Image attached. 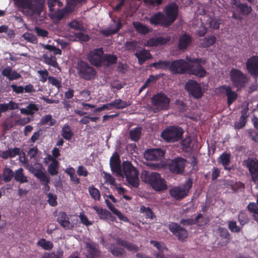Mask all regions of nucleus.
Returning <instances> with one entry per match:
<instances>
[{"mask_svg":"<svg viewBox=\"0 0 258 258\" xmlns=\"http://www.w3.org/2000/svg\"><path fill=\"white\" fill-rule=\"evenodd\" d=\"M110 166L112 172L118 175H124L128 184L132 187L137 188L140 185L139 172L129 161H124L122 169L120 165L119 155L115 153L110 159Z\"/></svg>","mask_w":258,"mask_h":258,"instance_id":"obj_1","label":"nucleus"},{"mask_svg":"<svg viewBox=\"0 0 258 258\" xmlns=\"http://www.w3.org/2000/svg\"><path fill=\"white\" fill-rule=\"evenodd\" d=\"M142 178L144 182L150 184L156 191H163L167 189L166 181L158 173H148L145 171V173L142 174Z\"/></svg>","mask_w":258,"mask_h":258,"instance_id":"obj_2","label":"nucleus"},{"mask_svg":"<svg viewBox=\"0 0 258 258\" xmlns=\"http://www.w3.org/2000/svg\"><path fill=\"white\" fill-rule=\"evenodd\" d=\"M184 133L183 130L178 126H169L162 131L161 138L167 143H175L180 141Z\"/></svg>","mask_w":258,"mask_h":258,"instance_id":"obj_3","label":"nucleus"},{"mask_svg":"<svg viewBox=\"0 0 258 258\" xmlns=\"http://www.w3.org/2000/svg\"><path fill=\"white\" fill-rule=\"evenodd\" d=\"M230 77L233 86L237 90L245 87L248 82L247 76L238 69H232L230 72Z\"/></svg>","mask_w":258,"mask_h":258,"instance_id":"obj_4","label":"nucleus"},{"mask_svg":"<svg viewBox=\"0 0 258 258\" xmlns=\"http://www.w3.org/2000/svg\"><path fill=\"white\" fill-rule=\"evenodd\" d=\"M77 69L79 76L84 80H91L96 77V70L84 61L81 60L78 63Z\"/></svg>","mask_w":258,"mask_h":258,"instance_id":"obj_5","label":"nucleus"},{"mask_svg":"<svg viewBox=\"0 0 258 258\" xmlns=\"http://www.w3.org/2000/svg\"><path fill=\"white\" fill-rule=\"evenodd\" d=\"M192 185V181L191 179L189 178L182 187L174 186L170 189L169 193L172 197L177 200H179L187 196Z\"/></svg>","mask_w":258,"mask_h":258,"instance_id":"obj_6","label":"nucleus"},{"mask_svg":"<svg viewBox=\"0 0 258 258\" xmlns=\"http://www.w3.org/2000/svg\"><path fill=\"white\" fill-rule=\"evenodd\" d=\"M151 101L152 104L157 107V109L167 110L169 106L170 99L166 94L158 93L153 95L151 98Z\"/></svg>","mask_w":258,"mask_h":258,"instance_id":"obj_7","label":"nucleus"},{"mask_svg":"<svg viewBox=\"0 0 258 258\" xmlns=\"http://www.w3.org/2000/svg\"><path fill=\"white\" fill-rule=\"evenodd\" d=\"M184 88L188 94L196 99H199L203 95V91L199 83L193 80H189L185 85Z\"/></svg>","mask_w":258,"mask_h":258,"instance_id":"obj_8","label":"nucleus"},{"mask_svg":"<svg viewBox=\"0 0 258 258\" xmlns=\"http://www.w3.org/2000/svg\"><path fill=\"white\" fill-rule=\"evenodd\" d=\"M186 160L178 157L172 159L168 164L169 171L174 174H181L184 171Z\"/></svg>","mask_w":258,"mask_h":258,"instance_id":"obj_9","label":"nucleus"},{"mask_svg":"<svg viewBox=\"0 0 258 258\" xmlns=\"http://www.w3.org/2000/svg\"><path fill=\"white\" fill-rule=\"evenodd\" d=\"M188 63L184 59H179L170 63L169 71L173 75L184 74L188 70Z\"/></svg>","mask_w":258,"mask_h":258,"instance_id":"obj_10","label":"nucleus"},{"mask_svg":"<svg viewBox=\"0 0 258 258\" xmlns=\"http://www.w3.org/2000/svg\"><path fill=\"white\" fill-rule=\"evenodd\" d=\"M103 54L102 48H95L89 51L87 54V59L93 66L100 67L102 65Z\"/></svg>","mask_w":258,"mask_h":258,"instance_id":"obj_11","label":"nucleus"},{"mask_svg":"<svg viewBox=\"0 0 258 258\" xmlns=\"http://www.w3.org/2000/svg\"><path fill=\"white\" fill-rule=\"evenodd\" d=\"M150 23L154 26H160L167 28L171 26L165 15L161 12H157L149 18Z\"/></svg>","mask_w":258,"mask_h":258,"instance_id":"obj_12","label":"nucleus"},{"mask_svg":"<svg viewBox=\"0 0 258 258\" xmlns=\"http://www.w3.org/2000/svg\"><path fill=\"white\" fill-rule=\"evenodd\" d=\"M165 15L171 25L175 22L178 15V6L175 2H171L164 8Z\"/></svg>","mask_w":258,"mask_h":258,"instance_id":"obj_13","label":"nucleus"},{"mask_svg":"<svg viewBox=\"0 0 258 258\" xmlns=\"http://www.w3.org/2000/svg\"><path fill=\"white\" fill-rule=\"evenodd\" d=\"M168 227L170 232L177 237L179 240L183 241L187 238V231L177 223L170 222Z\"/></svg>","mask_w":258,"mask_h":258,"instance_id":"obj_14","label":"nucleus"},{"mask_svg":"<svg viewBox=\"0 0 258 258\" xmlns=\"http://www.w3.org/2000/svg\"><path fill=\"white\" fill-rule=\"evenodd\" d=\"M16 7L21 10L28 9L33 12L39 11L40 4H33L32 0H13Z\"/></svg>","mask_w":258,"mask_h":258,"instance_id":"obj_15","label":"nucleus"},{"mask_svg":"<svg viewBox=\"0 0 258 258\" xmlns=\"http://www.w3.org/2000/svg\"><path fill=\"white\" fill-rule=\"evenodd\" d=\"M246 67L248 72L251 76L258 77V56L253 55L249 58L246 62Z\"/></svg>","mask_w":258,"mask_h":258,"instance_id":"obj_16","label":"nucleus"},{"mask_svg":"<svg viewBox=\"0 0 258 258\" xmlns=\"http://www.w3.org/2000/svg\"><path fill=\"white\" fill-rule=\"evenodd\" d=\"M192 40V37L187 33H184L180 35L177 44L178 50L184 52L191 44Z\"/></svg>","mask_w":258,"mask_h":258,"instance_id":"obj_17","label":"nucleus"},{"mask_svg":"<svg viewBox=\"0 0 258 258\" xmlns=\"http://www.w3.org/2000/svg\"><path fill=\"white\" fill-rule=\"evenodd\" d=\"M253 181H258V160L248 159L245 161Z\"/></svg>","mask_w":258,"mask_h":258,"instance_id":"obj_18","label":"nucleus"},{"mask_svg":"<svg viewBox=\"0 0 258 258\" xmlns=\"http://www.w3.org/2000/svg\"><path fill=\"white\" fill-rule=\"evenodd\" d=\"M164 156V152L161 149H148L144 153V157L147 160L157 161Z\"/></svg>","mask_w":258,"mask_h":258,"instance_id":"obj_19","label":"nucleus"},{"mask_svg":"<svg viewBox=\"0 0 258 258\" xmlns=\"http://www.w3.org/2000/svg\"><path fill=\"white\" fill-rule=\"evenodd\" d=\"M85 244L87 251L86 258H101V251L96 243L86 242Z\"/></svg>","mask_w":258,"mask_h":258,"instance_id":"obj_20","label":"nucleus"},{"mask_svg":"<svg viewBox=\"0 0 258 258\" xmlns=\"http://www.w3.org/2000/svg\"><path fill=\"white\" fill-rule=\"evenodd\" d=\"M34 176L37 177L41 184L43 185L42 190L47 192L50 190V186L48 185L50 182V177L40 169H38L34 173Z\"/></svg>","mask_w":258,"mask_h":258,"instance_id":"obj_21","label":"nucleus"},{"mask_svg":"<svg viewBox=\"0 0 258 258\" xmlns=\"http://www.w3.org/2000/svg\"><path fill=\"white\" fill-rule=\"evenodd\" d=\"M92 208L95 211L96 213L98 215L99 218L102 220H108L111 222H113L115 219V217L106 209H104L96 205L92 206Z\"/></svg>","mask_w":258,"mask_h":258,"instance_id":"obj_22","label":"nucleus"},{"mask_svg":"<svg viewBox=\"0 0 258 258\" xmlns=\"http://www.w3.org/2000/svg\"><path fill=\"white\" fill-rule=\"evenodd\" d=\"M56 221L66 230H71L73 228V225L71 223L67 214L64 212L58 213Z\"/></svg>","mask_w":258,"mask_h":258,"instance_id":"obj_23","label":"nucleus"},{"mask_svg":"<svg viewBox=\"0 0 258 258\" xmlns=\"http://www.w3.org/2000/svg\"><path fill=\"white\" fill-rule=\"evenodd\" d=\"M170 40V37H163L161 36L149 39L145 45L148 47L157 46L167 44Z\"/></svg>","mask_w":258,"mask_h":258,"instance_id":"obj_24","label":"nucleus"},{"mask_svg":"<svg viewBox=\"0 0 258 258\" xmlns=\"http://www.w3.org/2000/svg\"><path fill=\"white\" fill-rule=\"evenodd\" d=\"M219 89L225 91L227 97V104L228 106H230L236 100L238 96L237 93L232 91L229 86L222 85L220 87Z\"/></svg>","mask_w":258,"mask_h":258,"instance_id":"obj_25","label":"nucleus"},{"mask_svg":"<svg viewBox=\"0 0 258 258\" xmlns=\"http://www.w3.org/2000/svg\"><path fill=\"white\" fill-rule=\"evenodd\" d=\"M188 74L195 75L200 78L204 77L206 75V71L201 64H198L196 67L188 64Z\"/></svg>","mask_w":258,"mask_h":258,"instance_id":"obj_26","label":"nucleus"},{"mask_svg":"<svg viewBox=\"0 0 258 258\" xmlns=\"http://www.w3.org/2000/svg\"><path fill=\"white\" fill-rule=\"evenodd\" d=\"M135 55L138 58V63L140 65L143 64L146 60L152 58V55L151 54L149 51L146 49H143L141 50L138 51L135 53Z\"/></svg>","mask_w":258,"mask_h":258,"instance_id":"obj_27","label":"nucleus"},{"mask_svg":"<svg viewBox=\"0 0 258 258\" xmlns=\"http://www.w3.org/2000/svg\"><path fill=\"white\" fill-rule=\"evenodd\" d=\"M3 76L7 78L9 81L17 80L21 78V75L15 70H13L11 67L5 68L2 72Z\"/></svg>","mask_w":258,"mask_h":258,"instance_id":"obj_28","label":"nucleus"},{"mask_svg":"<svg viewBox=\"0 0 258 258\" xmlns=\"http://www.w3.org/2000/svg\"><path fill=\"white\" fill-rule=\"evenodd\" d=\"M116 242L117 244L124 247L130 251L136 252L139 250L137 245L120 238L117 237L116 239Z\"/></svg>","mask_w":258,"mask_h":258,"instance_id":"obj_29","label":"nucleus"},{"mask_svg":"<svg viewBox=\"0 0 258 258\" xmlns=\"http://www.w3.org/2000/svg\"><path fill=\"white\" fill-rule=\"evenodd\" d=\"M218 162L223 166L225 170L229 171L231 170L232 168L228 166L231 162L230 153L227 152L223 153L219 157Z\"/></svg>","mask_w":258,"mask_h":258,"instance_id":"obj_30","label":"nucleus"},{"mask_svg":"<svg viewBox=\"0 0 258 258\" xmlns=\"http://www.w3.org/2000/svg\"><path fill=\"white\" fill-rule=\"evenodd\" d=\"M117 57L113 54H103L102 58V64L106 67H109L117 63Z\"/></svg>","mask_w":258,"mask_h":258,"instance_id":"obj_31","label":"nucleus"},{"mask_svg":"<svg viewBox=\"0 0 258 258\" xmlns=\"http://www.w3.org/2000/svg\"><path fill=\"white\" fill-rule=\"evenodd\" d=\"M42 57L43 58V61L45 63L56 68L60 71H61L60 68L59 67L56 61L55 55H50L49 56L47 53H45L43 55Z\"/></svg>","mask_w":258,"mask_h":258,"instance_id":"obj_32","label":"nucleus"},{"mask_svg":"<svg viewBox=\"0 0 258 258\" xmlns=\"http://www.w3.org/2000/svg\"><path fill=\"white\" fill-rule=\"evenodd\" d=\"M247 110L248 109H244L241 111L239 120L234 123V126L236 128L239 130L245 126L248 116Z\"/></svg>","mask_w":258,"mask_h":258,"instance_id":"obj_33","label":"nucleus"},{"mask_svg":"<svg viewBox=\"0 0 258 258\" xmlns=\"http://www.w3.org/2000/svg\"><path fill=\"white\" fill-rule=\"evenodd\" d=\"M133 26L138 33L142 35H146L150 32L148 26L139 22H133Z\"/></svg>","mask_w":258,"mask_h":258,"instance_id":"obj_34","label":"nucleus"},{"mask_svg":"<svg viewBox=\"0 0 258 258\" xmlns=\"http://www.w3.org/2000/svg\"><path fill=\"white\" fill-rule=\"evenodd\" d=\"M108 250L115 257L121 256L125 251L123 248L117 247L114 244H111L108 247Z\"/></svg>","mask_w":258,"mask_h":258,"instance_id":"obj_35","label":"nucleus"},{"mask_svg":"<svg viewBox=\"0 0 258 258\" xmlns=\"http://www.w3.org/2000/svg\"><path fill=\"white\" fill-rule=\"evenodd\" d=\"M236 9L240 15L243 16L248 15L252 11L251 7L246 3L239 4Z\"/></svg>","mask_w":258,"mask_h":258,"instance_id":"obj_36","label":"nucleus"},{"mask_svg":"<svg viewBox=\"0 0 258 258\" xmlns=\"http://www.w3.org/2000/svg\"><path fill=\"white\" fill-rule=\"evenodd\" d=\"M216 40V37L214 35L205 37L203 39H200L202 41L201 43V46L203 48H208L214 44Z\"/></svg>","mask_w":258,"mask_h":258,"instance_id":"obj_37","label":"nucleus"},{"mask_svg":"<svg viewBox=\"0 0 258 258\" xmlns=\"http://www.w3.org/2000/svg\"><path fill=\"white\" fill-rule=\"evenodd\" d=\"M238 221L240 226L242 227L245 225L247 224L249 222V218L248 214L244 211H240L238 215Z\"/></svg>","mask_w":258,"mask_h":258,"instance_id":"obj_38","label":"nucleus"},{"mask_svg":"<svg viewBox=\"0 0 258 258\" xmlns=\"http://www.w3.org/2000/svg\"><path fill=\"white\" fill-rule=\"evenodd\" d=\"M38 246L41 247L46 250H50L53 247V244L52 241L47 240L45 238H42L39 239L37 243Z\"/></svg>","mask_w":258,"mask_h":258,"instance_id":"obj_39","label":"nucleus"},{"mask_svg":"<svg viewBox=\"0 0 258 258\" xmlns=\"http://www.w3.org/2000/svg\"><path fill=\"white\" fill-rule=\"evenodd\" d=\"M38 110L37 105L34 103L29 104L26 108H22L20 110L22 114L26 115H33L35 111Z\"/></svg>","mask_w":258,"mask_h":258,"instance_id":"obj_40","label":"nucleus"},{"mask_svg":"<svg viewBox=\"0 0 258 258\" xmlns=\"http://www.w3.org/2000/svg\"><path fill=\"white\" fill-rule=\"evenodd\" d=\"M170 62L168 60H159L158 62L152 63L150 67H154L156 69L169 70Z\"/></svg>","mask_w":258,"mask_h":258,"instance_id":"obj_41","label":"nucleus"},{"mask_svg":"<svg viewBox=\"0 0 258 258\" xmlns=\"http://www.w3.org/2000/svg\"><path fill=\"white\" fill-rule=\"evenodd\" d=\"M192 142L191 138L190 136H187L180 142V145L182 150L185 152H189L191 148L190 145Z\"/></svg>","mask_w":258,"mask_h":258,"instance_id":"obj_42","label":"nucleus"},{"mask_svg":"<svg viewBox=\"0 0 258 258\" xmlns=\"http://www.w3.org/2000/svg\"><path fill=\"white\" fill-rule=\"evenodd\" d=\"M71 12V10L68 8H65L62 9H58L53 14L54 18L57 21L61 20L68 13Z\"/></svg>","mask_w":258,"mask_h":258,"instance_id":"obj_43","label":"nucleus"},{"mask_svg":"<svg viewBox=\"0 0 258 258\" xmlns=\"http://www.w3.org/2000/svg\"><path fill=\"white\" fill-rule=\"evenodd\" d=\"M141 135V128L137 127L130 132V138L132 141L138 142Z\"/></svg>","mask_w":258,"mask_h":258,"instance_id":"obj_44","label":"nucleus"},{"mask_svg":"<svg viewBox=\"0 0 258 258\" xmlns=\"http://www.w3.org/2000/svg\"><path fill=\"white\" fill-rule=\"evenodd\" d=\"M15 179L20 183H24L28 181L27 177L24 176L23 174V170L22 168L16 171Z\"/></svg>","mask_w":258,"mask_h":258,"instance_id":"obj_45","label":"nucleus"},{"mask_svg":"<svg viewBox=\"0 0 258 258\" xmlns=\"http://www.w3.org/2000/svg\"><path fill=\"white\" fill-rule=\"evenodd\" d=\"M61 135L62 137L67 140H70L72 138L74 133L69 125H65L63 127Z\"/></svg>","mask_w":258,"mask_h":258,"instance_id":"obj_46","label":"nucleus"},{"mask_svg":"<svg viewBox=\"0 0 258 258\" xmlns=\"http://www.w3.org/2000/svg\"><path fill=\"white\" fill-rule=\"evenodd\" d=\"M58 162L56 159H53L52 162L48 167V171L51 175H55L58 173Z\"/></svg>","mask_w":258,"mask_h":258,"instance_id":"obj_47","label":"nucleus"},{"mask_svg":"<svg viewBox=\"0 0 258 258\" xmlns=\"http://www.w3.org/2000/svg\"><path fill=\"white\" fill-rule=\"evenodd\" d=\"M113 107L117 109H123L131 105L125 101H122L120 99H115L112 101Z\"/></svg>","mask_w":258,"mask_h":258,"instance_id":"obj_48","label":"nucleus"},{"mask_svg":"<svg viewBox=\"0 0 258 258\" xmlns=\"http://www.w3.org/2000/svg\"><path fill=\"white\" fill-rule=\"evenodd\" d=\"M138 43L137 41L133 40L126 41L124 43V46L125 50L130 52H134L138 47Z\"/></svg>","mask_w":258,"mask_h":258,"instance_id":"obj_49","label":"nucleus"},{"mask_svg":"<svg viewBox=\"0 0 258 258\" xmlns=\"http://www.w3.org/2000/svg\"><path fill=\"white\" fill-rule=\"evenodd\" d=\"M63 252L60 249L57 250V253L54 252L51 253L45 252L42 258H63Z\"/></svg>","mask_w":258,"mask_h":258,"instance_id":"obj_50","label":"nucleus"},{"mask_svg":"<svg viewBox=\"0 0 258 258\" xmlns=\"http://www.w3.org/2000/svg\"><path fill=\"white\" fill-rule=\"evenodd\" d=\"M88 190L90 196L94 200L99 201L100 199V191L94 186H90Z\"/></svg>","mask_w":258,"mask_h":258,"instance_id":"obj_51","label":"nucleus"},{"mask_svg":"<svg viewBox=\"0 0 258 258\" xmlns=\"http://www.w3.org/2000/svg\"><path fill=\"white\" fill-rule=\"evenodd\" d=\"M219 235L221 237L224 238L225 241V244L228 243L230 240L231 235L228 230L224 228H220L219 229Z\"/></svg>","mask_w":258,"mask_h":258,"instance_id":"obj_52","label":"nucleus"},{"mask_svg":"<svg viewBox=\"0 0 258 258\" xmlns=\"http://www.w3.org/2000/svg\"><path fill=\"white\" fill-rule=\"evenodd\" d=\"M140 211L145 213L146 218L153 219L156 217L154 212L150 207L142 206L140 208Z\"/></svg>","mask_w":258,"mask_h":258,"instance_id":"obj_53","label":"nucleus"},{"mask_svg":"<svg viewBox=\"0 0 258 258\" xmlns=\"http://www.w3.org/2000/svg\"><path fill=\"white\" fill-rule=\"evenodd\" d=\"M22 37L28 42L33 44H36L38 42L37 38L36 36L32 33L29 32L25 33L23 35Z\"/></svg>","mask_w":258,"mask_h":258,"instance_id":"obj_54","label":"nucleus"},{"mask_svg":"<svg viewBox=\"0 0 258 258\" xmlns=\"http://www.w3.org/2000/svg\"><path fill=\"white\" fill-rule=\"evenodd\" d=\"M228 228L233 233H239L242 229V228L237 225L235 221H230L228 222Z\"/></svg>","mask_w":258,"mask_h":258,"instance_id":"obj_55","label":"nucleus"},{"mask_svg":"<svg viewBox=\"0 0 258 258\" xmlns=\"http://www.w3.org/2000/svg\"><path fill=\"white\" fill-rule=\"evenodd\" d=\"M42 46L44 49L49 50L50 52H53V55H54L61 54V50L59 48H57L53 45L43 44H42Z\"/></svg>","mask_w":258,"mask_h":258,"instance_id":"obj_56","label":"nucleus"},{"mask_svg":"<svg viewBox=\"0 0 258 258\" xmlns=\"http://www.w3.org/2000/svg\"><path fill=\"white\" fill-rule=\"evenodd\" d=\"M14 176V172L9 168H6L3 171L4 180L6 182H9L11 180Z\"/></svg>","mask_w":258,"mask_h":258,"instance_id":"obj_57","label":"nucleus"},{"mask_svg":"<svg viewBox=\"0 0 258 258\" xmlns=\"http://www.w3.org/2000/svg\"><path fill=\"white\" fill-rule=\"evenodd\" d=\"M150 243L152 244L154 246L156 247L158 249V251H167L168 248L165 246L164 243L160 242L157 241L152 240L150 241Z\"/></svg>","mask_w":258,"mask_h":258,"instance_id":"obj_58","label":"nucleus"},{"mask_svg":"<svg viewBox=\"0 0 258 258\" xmlns=\"http://www.w3.org/2000/svg\"><path fill=\"white\" fill-rule=\"evenodd\" d=\"M57 5L58 7H61L62 6V3L61 0H48L47 2V5L50 12L54 11L53 7Z\"/></svg>","mask_w":258,"mask_h":258,"instance_id":"obj_59","label":"nucleus"},{"mask_svg":"<svg viewBox=\"0 0 258 258\" xmlns=\"http://www.w3.org/2000/svg\"><path fill=\"white\" fill-rule=\"evenodd\" d=\"M48 81L49 83H50L52 86H55L57 89H60L61 88V79L58 80L56 79V78L52 77V76H49L48 78Z\"/></svg>","mask_w":258,"mask_h":258,"instance_id":"obj_60","label":"nucleus"},{"mask_svg":"<svg viewBox=\"0 0 258 258\" xmlns=\"http://www.w3.org/2000/svg\"><path fill=\"white\" fill-rule=\"evenodd\" d=\"M47 197L48 198L47 201L49 204L52 207L56 206L57 204L56 196L50 192L47 194Z\"/></svg>","mask_w":258,"mask_h":258,"instance_id":"obj_61","label":"nucleus"},{"mask_svg":"<svg viewBox=\"0 0 258 258\" xmlns=\"http://www.w3.org/2000/svg\"><path fill=\"white\" fill-rule=\"evenodd\" d=\"M75 36L81 41L86 42L89 41L90 39V37L88 35L85 34L82 32L75 33Z\"/></svg>","mask_w":258,"mask_h":258,"instance_id":"obj_62","label":"nucleus"},{"mask_svg":"<svg viewBox=\"0 0 258 258\" xmlns=\"http://www.w3.org/2000/svg\"><path fill=\"white\" fill-rule=\"evenodd\" d=\"M77 173L79 176L84 177L87 176L89 174L87 169L82 165H80L78 167Z\"/></svg>","mask_w":258,"mask_h":258,"instance_id":"obj_63","label":"nucleus"},{"mask_svg":"<svg viewBox=\"0 0 258 258\" xmlns=\"http://www.w3.org/2000/svg\"><path fill=\"white\" fill-rule=\"evenodd\" d=\"M247 210L253 214H257L258 212V207L257 204L250 202L247 206Z\"/></svg>","mask_w":258,"mask_h":258,"instance_id":"obj_64","label":"nucleus"}]
</instances>
